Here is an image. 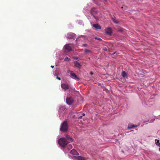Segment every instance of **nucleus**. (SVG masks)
<instances>
[{
  "label": "nucleus",
  "mask_w": 160,
  "mask_h": 160,
  "mask_svg": "<svg viewBox=\"0 0 160 160\" xmlns=\"http://www.w3.org/2000/svg\"><path fill=\"white\" fill-rule=\"evenodd\" d=\"M87 45L86 44H84L82 45V46L83 47H86L87 46Z\"/></svg>",
  "instance_id": "a878e982"
},
{
  "label": "nucleus",
  "mask_w": 160,
  "mask_h": 160,
  "mask_svg": "<svg viewBox=\"0 0 160 160\" xmlns=\"http://www.w3.org/2000/svg\"><path fill=\"white\" fill-rule=\"evenodd\" d=\"M64 60L65 61H68L70 60V59L68 57H66L64 58Z\"/></svg>",
  "instance_id": "412c9836"
},
{
  "label": "nucleus",
  "mask_w": 160,
  "mask_h": 160,
  "mask_svg": "<svg viewBox=\"0 0 160 160\" xmlns=\"http://www.w3.org/2000/svg\"><path fill=\"white\" fill-rule=\"evenodd\" d=\"M104 1H107V0H104Z\"/></svg>",
  "instance_id": "473e14b6"
},
{
  "label": "nucleus",
  "mask_w": 160,
  "mask_h": 160,
  "mask_svg": "<svg viewBox=\"0 0 160 160\" xmlns=\"http://www.w3.org/2000/svg\"><path fill=\"white\" fill-rule=\"evenodd\" d=\"M66 37L68 39H75V34L72 32H69L67 34Z\"/></svg>",
  "instance_id": "20e7f679"
},
{
  "label": "nucleus",
  "mask_w": 160,
  "mask_h": 160,
  "mask_svg": "<svg viewBox=\"0 0 160 160\" xmlns=\"http://www.w3.org/2000/svg\"><path fill=\"white\" fill-rule=\"evenodd\" d=\"M138 127V125H133L132 126V127H129V126H128V128H134V127Z\"/></svg>",
  "instance_id": "4be33fe9"
},
{
  "label": "nucleus",
  "mask_w": 160,
  "mask_h": 160,
  "mask_svg": "<svg viewBox=\"0 0 160 160\" xmlns=\"http://www.w3.org/2000/svg\"><path fill=\"white\" fill-rule=\"evenodd\" d=\"M155 143L157 145L160 146V143L159 142V140H157V139H155Z\"/></svg>",
  "instance_id": "f3484780"
},
{
  "label": "nucleus",
  "mask_w": 160,
  "mask_h": 160,
  "mask_svg": "<svg viewBox=\"0 0 160 160\" xmlns=\"http://www.w3.org/2000/svg\"><path fill=\"white\" fill-rule=\"evenodd\" d=\"M67 148L69 150H70L72 148V147L71 144H70L68 146Z\"/></svg>",
  "instance_id": "aec40b11"
},
{
  "label": "nucleus",
  "mask_w": 160,
  "mask_h": 160,
  "mask_svg": "<svg viewBox=\"0 0 160 160\" xmlns=\"http://www.w3.org/2000/svg\"><path fill=\"white\" fill-rule=\"evenodd\" d=\"M159 147H160V148H159V151H160V146H159Z\"/></svg>",
  "instance_id": "2f4dec72"
},
{
  "label": "nucleus",
  "mask_w": 160,
  "mask_h": 160,
  "mask_svg": "<svg viewBox=\"0 0 160 160\" xmlns=\"http://www.w3.org/2000/svg\"><path fill=\"white\" fill-rule=\"evenodd\" d=\"M73 101L72 98L71 97H68L66 98V102L68 105L72 104Z\"/></svg>",
  "instance_id": "39448f33"
},
{
  "label": "nucleus",
  "mask_w": 160,
  "mask_h": 160,
  "mask_svg": "<svg viewBox=\"0 0 160 160\" xmlns=\"http://www.w3.org/2000/svg\"><path fill=\"white\" fill-rule=\"evenodd\" d=\"M113 22L117 24L118 23V22L117 20H116L115 18H112Z\"/></svg>",
  "instance_id": "6ab92c4d"
},
{
  "label": "nucleus",
  "mask_w": 160,
  "mask_h": 160,
  "mask_svg": "<svg viewBox=\"0 0 160 160\" xmlns=\"http://www.w3.org/2000/svg\"><path fill=\"white\" fill-rule=\"evenodd\" d=\"M92 26L95 28L97 30H99L101 29V26L98 24H93Z\"/></svg>",
  "instance_id": "1a4fd4ad"
},
{
  "label": "nucleus",
  "mask_w": 160,
  "mask_h": 160,
  "mask_svg": "<svg viewBox=\"0 0 160 160\" xmlns=\"http://www.w3.org/2000/svg\"><path fill=\"white\" fill-rule=\"evenodd\" d=\"M122 8H123V7H122Z\"/></svg>",
  "instance_id": "72a5a7b5"
},
{
  "label": "nucleus",
  "mask_w": 160,
  "mask_h": 160,
  "mask_svg": "<svg viewBox=\"0 0 160 160\" xmlns=\"http://www.w3.org/2000/svg\"><path fill=\"white\" fill-rule=\"evenodd\" d=\"M90 13L92 15L94 16V14L96 13L97 12L95 10L94 8H93L91 9Z\"/></svg>",
  "instance_id": "2eb2a0df"
},
{
  "label": "nucleus",
  "mask_w": 160,
  "mask_h": 160,
  "mask_svg": "<svg viewBox=\"0 0 160 160\" xmlns=\"http://www.w3.org/2000/svg\"><path fill=\"white\" fill-rule=\"evenodd\" d=\"M103 49L104 50V51H107L108 49H107V48L106 47H104V48H103Z\"/></svg>",
  "instance_id": "393cba45"
},
{
  "label": "nucleus",
  "mask_w": 160,
  "mask_h": 160,
  "mask_svg": "<svg viewBox=\"0 0 160 160\" xmlns=\"http://www.w3.org/2000/svg\"><path fill=\"white\" fill-rule=\"evenodd\" d=\"M65 49L67 50L68 51H70L72 50L71 47L70 46L68 45H66L65 46Z\"/></svg>",
  "instance_id": "f8f14e48"
},
{
  "label": "nucleus",
  "mask_w": 160,
  "mask_h": 160,
  "mask_svg": "<svg viewBox=\"0 0 160 160\" xmlns=\"http://www.w3.org/2000/svg\"><path fill=\"white\" fill-rule=\"evenodd\" d=\"M117 30L118 32L121 33L124 32L125 31L124 29L120 27H118Z\"/></svg>",
  "instance_id": "9b49d317"
},
{
  "label": "nucleus",
  "mask_w": 160,
  "mask_h": 160,
  "mask_svg": "<svg viewBox=\"0 0 160 160\" xmlns=\"http://www.w3.org/2000/svg\"><path fill=\"white\" fill-rule=\"evenodd\" d=\"M69 142L67 141L64 138H60L58 141L59 144L62 147H64Z\"/></svg>",
  "instance_id": "f257e3e1"
},
{
  "label": "nucleus",
  "mask_w": 160,
  "mask_h": 160,
  "mask_svg": "<svg viewBox=\"0 0 160 160\" xmlns=\"http://www.w3.org/2000/svg\"><path fill=\"white\" fill-rule=\"evenodd\" d=\"M62 88L64 89L65 90H67L69 88L68 86L65 83H63L61 84Z\"/></svg>",
  "instance_id": "6e6552de"
},
{
  "label": "nucleus",
  "mask_w": 160,
  "mask_h": 160,
  "mask_svg": "<svg viewBox=\"0 0 160 160\" xmlns=\"http://www.w3.org/2000/svg\"><path fill=\"white\" fill-rule=\"evenodd\" d=\"M68 126L66 122H63L62 124V126L60 128V130L62 132H66L68 130Z\"/></svg>",
  "instance_id": "f03ea898"
},
{
  "label": "nucleus",
  "mask_w": 160,
  "mask_h": 160,
  "mask_svg": "<svg viewBox=\"0 0 160 160\" xmlns=\"http://www.w3.org/2000/svg\"><path fill=\"white\" fill-rule=\"evenodd\" d=\"M85 53V54L88 53H90L91 52V51L90 50H88L87 49H85L84 50Z\"/></svg>",
  "instance_id": "a211bd4d"
},
{
  "label": "nucleus",
  "mask_w": 160,
  "mask_h": 160,
  "mask_svg": "<svg viewBox=\"0 0 160 160\" xmlns=\"http://www.w3.org/2000/svg\"><path fill=\"white\" fill-rule=\"evenodd\" d=\"M85 115V114L84 113H83L82 114V116H84Z\"/></svg>",
  "instance_id": "c85d7f7f"
},
{
  "label": "nucleus",
  "mask_w": 160,
  "mask_h": 160,
  "mask_svg": "<svg viewBox=\"0 0 160 160\" xmlns=\"http://www.w3.org/2000/svg\"><path fill=\"white\" fill-rule=\"evenodd\" d=\"M122 75L123 78H125L127 77V73L125 71H123L122 73Z\"/></svg>",
  "instance_id": "dca6fc26"
},
{
  "label": "nucleus",
  "mask_w": 160,
  "mask_h": 160,
  "mask_svg": "<svg viewBox=\"0 0 160 160\" xmlns=\"http://www.w3.org/2000/svg\"><path fill=\"white\" fill-rule=\"evenodd\" d=\"M105 32L108 35H111L112 33V30L111 28H108L105 29Z\"/></svg>",
  "instance_id": "423d86ee"
},
{
  "label": "nucleus",
  "mask_w": 160,
  "mask_h": 160,
  "mask_svg": "<svg viewBox=\"0 0 160 160\" xmlns=\"http://www.w3.org/2000/svg\"><path fill=\"white\" fill-rule=\"evenodd\" d=\"M70 72L71 77L75 79L78 80L79 78L77 77L76 74L74 73L72 71L69 70L68 72Z\"/></svg>",
  "instance_id": "7ed1b4c3"
},
{
  "label": "nucleus",
  "mask_w": 160,
  "mask_h": 160,
  "mask_svg": "<svg viewBox=\"0 0 160 160\" xmlns=\"http://www.w3.org/2000/svg\"><path fill=\"white\" fill-rule=\"evenodd\" d=\"M82 116H80L78 117V118H79V119H81V118H82Z\"/></svg>",
  "instance_id": "bb28decb"
},
{
  "label": "nucleus",
  "mask_w": 160,
  "mask_h": 160,
  "mask_svg": "<svg viewBox=\"0 0 160 160\" xmlns=\"http://www.w3.org/2000/svg\"><path fill=\"white\" fill-rule=\"evenodd\" d=\"M95 39H97L98 40H102L101 38H97V37H96L95 38Z\"/></svg>",
  "instance_id": "5701e85b"
},
{
  "label": "nucleus",
  "mask_w": 160,
  "mask_h": 160,
  "mask_svg": "<svg viewBox=\"0 0 160 160\" xmlns=\"http://www.w3.org/2000/svg\"><path fill=\"white\" fill-rule=\"evenodd\" d=\"M71 154L75 155H79V153L74 149H72L70 152Z\"/></svg>",
  "instance_id": "9d476101"
},
{
  "label": "nucleus",
  "mask_w": 160,
  "mask_h": 160,
  "mask_svg": "<svg viewBox=\"0 0 160 160\" xmlns=\"http://www.w3.org/2000/svg\"><path fill=\"white\" fill-rule=\"evenodd\" d=\"M65 138L67 141H68L69 142L73 141L72 139L69 135H67Z\"/></svg>",
  "instance_id": "ddd939ff"
},
{
  "label": "nucleus",
  "mask_w": 160,
  "mask_h": 160,
  "mask_svg": "<svg viewBox=\"0 0 160 160\" xmlns=\"http://www.w3.org/2000/svg\"><path fill=\"white\" fill-rule=\"evenodd\" d=\"M74 66L78 68H80L82 66V65H81V64L77 61H75L74 62Z\"/></svg>",
  "instance_id": "0eeeda50"
},
{
  "label": "nucleus",
  "mask_w": 160,
  "mask_h": 160,
  "mask_svg": "<svg viewBox=\"0 0 160 160\" xmlns=\"http://www.w3.org/2000/svg\"><path fill=\"white\" fill-rule=\"evenodd\" d=\"M78 58H77V57H75V58H75V59H78Z\"/></svg>",
  "instance_id": "c756f323"
},
{
  "label": "nucleus",
  "mask_w": 160,
  "mask_h": 160,
  "mask_svg": "<svg viewBox=\"0 0 160 160\" xmlns=\"http://www.w3.org/2000/svg\"><path fill=\"white\" fill-rule=\"evenodd\" d=\"M56 76H57V77H56V78L58 79V80H60L61 79V78H60V77H59L58 76V75L57 74H56V75H55Z\"/></svg>",
  "instance_id": "b1692460"
},
{
  "label": "nucleus",
  "mask_w": 160,
  "mask_h": 160,
  "mask_svg": "<svg viewBox=\"0 0 160 160\" xmlns=\"http://www.w3.org/2000/svg\"><path fill=\"white\" fill-rule=\"evenodd\" d=\"M90 73L91 75H92L93 74L92 72H90Z\"/></svg>",
  "instance_id": "7c9ffc66"
},
{
  "label": "nucleus",
  "mask_w": 160,
  "mask_h": 160,
  "mask_svg": "<svg viewBox=\"0 0 160 160\" xmlns=\"http://www.w3.org/2000/svg\"><path fill=\"white\" fill-rule=\"evenodd\" d=\"M75 158L77 159L81 160H86L84 157L81 156L75 157Z\"/></svg>",
  "instance_id": "4468645a"
},
{
  "label": "nucleus",
  "mask_w": 160,
  "mask_h": 160,
  "mask_svg": "<svg viewBox=\"0 0 160 160\" xmlns=\"http://www.w3.org/2000/svg\"><path fill=\"white\" fill-rule=\"evenodd\" d=\"M54 66H52V65H51V68H53L54 67Z\"/></svg>",
  "instance_id": "cd10ccee"
}]
</instances>
